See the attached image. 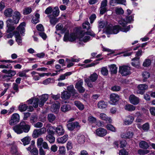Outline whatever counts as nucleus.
<instances>
[{
	"label": "nucleus",
	"instance_id": "f257e3e1",
	"mask_svg": "<svg viewBox=\"0 0 155 155\" xmlns=\"http://www.w3.org/2000/svg\"><path fill=\"white\" fill-rule=\"evenodd\" d=\"M133 16L130 15L127 17L125 19H121L118 21V23L122 27L119 25L113 26L110 25L107 27L106 32L107 34H117L120 31L124 32H127L130 28V25L126 26L128 23H130L133 20Z\"/></svg>",
	"mask_w": 155,
	"mask_h": 155
},
{
	"label": "nucleus",
	"instance_id": "f03ea898",
	"mask_svg": "<svg viewBox=\"0 0 155 155\" xmlns=\"http://www.w3.org/2000/svg\"><path fill=\"white\" fill-rule=\"evenodd\" d=\"M30 125L26 123L25 122H21L19 124L12 127V129L17 134H20L23 132L28 133L30 130Z\"/></svg>",
	"mask_w": 155,
	"mask_h": 155
},
{
	"label": "nucleus",
	"instance_id": "7ed1b4c3",
	"mask_svg": "<svg viewBox=\"0 0 155 155\" xmlns=\"http://www.w3.org/2000/svg\"><path fill=\"white\" fill-rule=\"evenodd\" d=\"M119 72L122 76H126L131 74L130 68L128 66L124 65L119 68Z\"/></svg>",
	"mask_w": 155,
	"mask_h": 155
},
{
	"label": "nucleus",
	"instance_id": "20e7f679",
	"mask_svg": "<svg viewBox=\"0 0 155 155\" xmlns=\"http://www.w3.org/2000/svg\"><path fill=\"white\" fill-rule=\"evenodd\" d=\"M25 23L24 22L21 23L17 28V30L18 32L15 31L14 34L15 35V38L21 37L19 32H20L21 34H23L25 31Z\"/></svg>",
	"mask_w": 155,
	"mask_h": 155
},
{
	"label": "nucleus",
	"instance_id": "39448f33",
	"mask_svg": "<svg viewBox=\"0 0 155 155\" xmlns=\"http://www.w3.org/2000/svg\"><path fill=\"white\" fill-rule=\"evenodd\" d=\"M20 120L19 115L17 113L13 114L11 117V119L9 121V124L12 126L18 123Z\"/></svg>",
	"mask_w": 155,
	"mask_h": 155
},
{
	"label": "nucleus",
	"instance_id": "423d86ee",
	"mask_svg": "<svg viewBox=\"0 0 155 155\" xmlns=\"http://www.w3.org/2000/svg\"><path fill=\"white\" fill-rule=\"evenodd\" d=\"M110 104L112 105H115L117 104L118 101L119 100L120 97L117 94L112 93L110 95Z\"/></svg>",
	"mask_w": 155,
	"mask_h": 155
},
{
	"label": "nucleus",
	"instance_id": "0eeeda50",
	"mask_svg": "<svg viewBox=\"0 0 155 155\" xmlns=\"http://www.w3.org/2000/svg\"><path fill=\"white\" fill-rule=\"evenodd\" d=\"M83 84V80L82 79H80L77 81L75 85V88L80 93H83L85 91V89L82 86Z\"/></svg>",
	"mask_w": 155,
	"mask_h": 155
},
{
	"label": "nucleus",
	"instance_id": "6e6552de",
	"mask_svg": "<svg viewBox=\"0 0 155 155\" xmlns=\"http://www.w3.org/2000/svg\"><path fill=\"white\" fill-rule=\"evenodd\" d=\"M76 38V35L74 33H72L69 35L68 33H66L64 35V41H67L68 40L72 41H74Z\"/></svg>",
	"mask_w": 155,
	"mask_h": 155
},
{
	"label": "nucleus",
	"instance_id": "1a4fd4ad",
	"mask_svg": "<svg viewBox=\"0 0 155 155\" xmlns=\"http://www.w3.org/2000/svg\"><path fill=\"white\" fill-rule=\"evenodd\" d=\"M130 102L134 105H137L140 102L139 98L134 94L130 95L129 97Z\"/></svg>",
	"mask_w": 155,
	"mask_h": 155
},
{
	"label": "nucleus",
	"instance_id": "9d476101",
	"mask_svg": "<svg viewBox=\"0 0 155 155\" xmlns=\"http://www.w3.org/2000/svg\"><path fill=\"white\" fill-rule=\"evenodd\" d=\"M87 35L86 33L82 34L81 33L80 35V38H79L80 42L79 44L80 45L82 44V42L81 41H83L84 42H86L89 40L90 37L88 36L85 35Z\"/></svg>",
	"mask_w": 155,
	"mask_h": 155
},
{
	"label": "nucleus",
	"instance_id": "9b49d317",
	"mask_svg": "<svg viewBox=\"0 0 155 155\" xmlns=\"http://www.w3.org/2000/svg\"><path fill=\"white\" fill-rule=\"evenodd\" d=\"M12 18L16 23H18L21 19V15L20 13L16 10L14 11Z\"/></svg>",
	"mask_w": 155,
	"mask_h": 155
},
{
	"label": "nucleus",
	"instance_id": "f8f14e48",
	"mask_svg": "<svg viewBox=\"0 0 155 155\" xmlns=\"http://www.w3.org/2000/svg\"><path fill=\"white\" fill-rule=\"evenodd\" d=\"M96 134L98 136L103 137L105 136L107 134L106 129L102 128H99L96 130Z\"/></svg>",
	"mask_w": 155,
	"mask_h": 155
},
{
	"label": "nucleus",
	"instance_id": "ddd939ff",
	"mask_svg": "<svg viewBox=\"0 0 155 155\" xmlns=\"http://www.w3.org/2000/svg\"><path fill=\"white\" fill-rule=\"evenodd\" d=\"M40 97L39 102V106L41 107L44 105L45 103L47 100L48 98V95L47 94H43Z\"/></svg>",
	"mask_w": 155,
	"mask_h": 155
},
{
	"label": "nucleus",
	"instance_id": "4468645a",
	"mask_svg": "<svg viewBox=\"0 0 155 155\" xmlns=\"http://www.w3.org/2000/svg\"><path fill=\"white\" fill-rule=\"evenodd\" d=\"M148 87V86L146 84H140L137 86L139 92L138 93L140 94H143L145 91L147 90Z\"/></svg>",
	"mask_w": 155,
	"mask_h": 155
},
{
	"label": "nucleus",
	"instance_id": "2eb2a0df",
	"mask_svg": "<svg viewBox=\"0 0 155 155\" xmlns=\"http://www.w3.org/2000/svg\"><path fill=\"white\" fill-rule=\"evenodd\" d=\"M134 119V117L133 116L130 115L126 117L124 122L125 124L130 125L133 122Z\"/></svg>",
	"mask_w": 155,
	"mask_h": 155
},
{
	"label": "nucleus",
	"instance_id": "dca6fc26",
	"mask_svg": "<svg viewBox=\"0 0 155 155\" xmlns=\"http://www.w3.org/2000/svg\"><path fill=\"white\" fill-rule=\"evenodd\" d=\"M140 57H135L132 59V65L135 67L138 68L140 67Z\"/></svg>",
	"mask_w": 155,
	"mask_h": 155
},
{
	"label": "nucleus",
	"instance_id": "f3484780",
	"mask_svg": "<svg viewBox=\"0 0 155 155\" xmlns=\"http://www.w3.org/2000/svg\"><path fill=\"white\" fill-rule=\"evenodd\" d=\"M79 126V124L77 122L70 123L67 125L68 129L70 130H73L75 127H77Z\"/></svg>",
	"mask_w": 155,
	"mask_h": 155
},
{
	"label": "nucleus",
	"instance_id": "a211bd4d",
	"mask_svg": "<svg viewBox=\"0 0 155 155\" xmlns=\"http://www.w3.org/2000/svg\"><path fill=\"white\" fill-rule=\"evenodd\" d=\"M14 11L11 8H6L4 11V15L7 17H11L14 12Z\"/></svg>",
	"mask_w": 155,
	"mask_h": 155
},
{
	"label": "nucleus",
	"instance_id": "6ab92c4d",
	"mask_svg": "<svg viewBox=\"0 0 155 155\" xmlns=\"http://www.w3.org/2000/svg\"><path fill=\"white\" fill-rule=\"evenodd\" d=\"M133 135V133L132 132L129 131L126 133L122 134L121 137L124 138L130 139L132 137Z\"/></svg>",
	"mask_w": 155,
	"mask_h": 155
},
{
	"label": "nucleus",
	"instance_id": "aec40b11",
	"mask_svg": "<svg viewBox=\"0 0 155 155\" xmlns=\"http://www.w3.org/2000/svg\"><path fill=\"white\" fill-rule=\"evenodd\" d=\"M100 117L103 120L108 121L109 123H110L112 122L111 119L109 118L104 113H101L100 115Z\"/></svg>",
	"mask_w": 155,
	"mask_h": 155
},
{
	"label": "nucleus",
	"instance_id": "412c9836",
	"mask_svg": "<svg viewBox=\"0 0 155 155\" xmlns=\"http://www.w3.org/2000/svg\"><path fill=\"white\" fill-rule=\"evenodd\" d=\"M76 139L77 142L80 144L83 143L85 141L84 136L83 135L78 134Z\"/></svg>",
	"mask_w": 155,
	"mask_h": 155
},
{
	"label": "nucleus",
	"instance_id": "4be33fe9",
	"mask_svg": "<svg viewBox=\"0 0 155 155\" xmlns=\"http://www.w3.org/2000/svg\"><path fill=\"white\" fill-rule=\"evenodd\" d=\"M74 104L80 110H82L84 108V105L79 101H75Z\"/></svg>",
	"mask_w": 155,
	"mask_h": 155
},
{
	"label": "nucleus",
	"instance_id": "5701e85b",
	"mask_svg": "<svg viewBox=\"0 0 155 155\" xmlns=\"http://www.w3.org/2000/svg\"><path fill=\"white\" fill-rule=\"evenodd\" d=\"M110 71L112 74H116L117 72V68L114 64H111L109 66Z\"/></svg>",
	"mask_w": 155,
	"mask_h": 155
},
{
	"label": "nucleus",
	"instance_id": "b1692460",
	"mask_svg": "<svg viewBox=\"0 0 155 155\" xmlns=\"http://www.w3.org/2000/svg\"><path fill=\"white\" fill-rule=\"evenodd\" d=\"M31 74L32 76L33 77V80L35 81H37L40 79L39 73L33 71L31 72Z\"/></svg>",
	"mask_w": 155,
	"mask_h": 155
},
{
	"label": "nucleus",
	"instance_id": "393cba45",
	"mask_svg": "<svg viewBox=\"0 0 155 155\" xmlns=\"http://www.w3.org/2000/svg\"><path fill=\"white\" fill-rule=\"evenodd\" d=\"M139 146L140 148L144 149H147L149 147L148 143L145 141H142L140 142L139 144Z\"/></svg>",
	"mask_w": 155,
	"mask_h": 155
},
{
	"label": "nucleus",
	"instance_id": "a878e982",
	"mask_svg": "<svg viewBox=\"0 0 155 155\" xmlns=\"http://www.w3.org/2000/svg\"><path fill=\"white\" fill-rule=\"evenodd\" d=\"M124 108L126 110L129 111H132L135 110L136 107L132 105L128 104L125 106Z\"/></svg>",
	"mask_w": 155,
	"mask_h": 155
},
{
	"label": "nucleus",
	"instance_id": "bb28decb",
	"mask_svg": "<svg viewBox=\"0 0 155 155\" xmlns=\"http://www.w3.org/2000/svg\"><path fill=\"white\" fill-rule=\"evenodd\" d=\"M31 139L29 136L26 137L21 139V141L22 142L23 145L25 146L28 144L30 141Z\"/></svg>",
	"mask_w": 155,
	"mask_h": 155
},
{
	"label": "nucleus",
	"instance_id": "cd10ccee",
	"mask_svg": "<svg viewBox=\"0 0 155 155\" xmlns=\"http://www.w3.org/2000/svg\"><path fill=\"white\" fill-rule=\"evenodd\" d=\"M97 106L100 108H105L107 106V103L103 101H100L98 103Z\"/></svg>",
	"mask_w": 155,
	"mask_h": 155
},
{
	"label": "nucleus",
	"instance_id": "c85d7f7f",
	"mask_svg": "<svg viewBox=\"0 0 155 155\" xmlns=\"http://www.w3.org/2000/svg\"><path fill=\"white\" fill-rule=\"evenodd\" d=\"M28 108V106L24 103H21L20 104L18 107V109L21 112L25 111Z\"/></svg>",
	"mask_w": 155,
	"mask_h": 155
},
{
	"label": "nucleus",
	"instance_id": "c756f323",
	"mask_svg": "<svg viewBox=\"0 0 155 155\" xmlns=\"http://www.w3.org/2000/svg\"><path fill=\"white\" fill-rule=\"evenodd\" d=\"M142 75L143 78V81L145 82L147 81V79L150 77V74L149 72L145 71L142 72Z\"/></svg>",
	"mask_w": 155,
	"mask_h": 155
},
{
	"label": "nucleus",
	"instance_id": "7c9ffc66",
	"mask_svg": "<svg viewBox=\"0 0 155 155\" xmlns=\"http://www.w3.org/2000/svg\"><path fill=\"white\" fill-rule=\"evenodd\" d=\"M48 17L51 18L50 21V22L51 24L53 25H55L58 21V19L57 18V17L52 16L51 18V16L50 15H48Z\"/></svg>",
	"mask_w": 155,
	"mask_h": 155
},
{
	"label": "nucleus",
	"instance_id": "2f4dec72",
	"mask_svg": "<svg viewBox=\"0 0 155 155\" xmlns=\"http://www.w3.org/2000/svg\"><path fill=\"white\" fill-rule=\"evenodd\" d=\"M71 109V107L70 105L65 104L63 105L61 107V110L63 112L68 111Z\"/></svg>",
	"mask_w": 155,
	"mask_h": 155
},
{
	"label": "nucleus",
	"instance_id": "473e14b6",
	"mask_svg": "<svg viewBox=\"0 0 155 155\" xmlns=\"http://www.w3.org/2000/svg\"><path fill=\"white\" fill-rule=\"evenodd\" d=\"M97 74L95 73H94L91 74L88 78H89L92 82H94L97 80Z\"/></svg>",
	"mask_w": 155,
	"mask_h": 155
},
{
	"label": "nucleus",
	"instance_id": "72a5a7b5",
	"mask_svg": "<svg viewBox=\"0 0 155 155\" xmlns=\"http://www.w3.org/2000/svg\"><path fill=\"white\" fill-rule=\"evenodd\" d=\"M35 15V17L32 18V21L33 23L36 24L39 21L40 15L38 13H36Z\"/></svg>",
	"mask_w": 155,
	"mask_h": 155
},
{
	"label": "nucleus",
	"instance_id": "f704fd0d",
	"mask_svg": "<svg viewBox=\"0 0 155 155\" xmlns=\"http://www.w3.org/2000/svg\"><path fill=\"white\" fill-rule=\"evenodd\" d=\"M68 135H65L62 137L59 138V143H65L68 140Z\"/></svg>",
	"mask_w": 155,
	"mask_h": 155
},
{
	"label": "nucleus",
	"instance_id": "c9c22d12",
	"mask_svg": "<svg viewBox=\"0 0 155 155\" xmlns=\"http://www.w3.org/2000/svg\"><path fill=\"white\" fill-rule=\"evenodd\" d=\"M32 10L31 7H29L25 8L23 10V13L24 15H27L30 13Z\"/></svg>",
	"mask_w": 155,
	"mask_h": 155
},
{
	"label": "nucleus",
	"instance_id": "e433bc0d",
	"mask_svg": "<svg viewBox=\"0 0 155 155\" xmlns=\"http://www.w3.org/2000/svg\"><path fill=\"white\" fill-rule=\"evenodd\" d=\"M46 140L50 143H53L54 142L55 138L51 135H48L46 136Z\"/></svg>",
	"mask_w": 155,
	"mask_h": 155
},
{
	"label": "nucleus",
	"instance_id": "4c0bfd02",
	"mask_svg": "<svg viewBox=\"0 0 155 155\" xmlns=\"http://www.w3.org/2000/svg\"><path fill=\"white\" fill-rule=\"evenodd\" d=\"M52 10V16L57 17L58 16V6H55L54 7Z\"/></svg>",
	"mask_w": 155,
	"mask_h": 155
},
{
	"label": "nucleus",
	"instance_id": "58836bf2",
	"mask_svg": "<svg viewBox=\"0 0 155 155\" xmlns=\"http://www.w3.org/2000/svg\"><path fill=\"white\" fill-rule=\"evenodd\" d=\"M70 94L67 92H64L62 93L61 97L63 99H66L70 98Z\"/></svg>",
	"mask_w": 155,
	"mask_h": 155
},
{
	"label": "nucleus",
	"instance_id": "ea45409f",
	"mask_svg": "<svg viewBox=\"0 0 155 155\" xmlns=\"http://www.w3.org/2000/svg\"><path fill=\"white\" fill-rule=\"evenodd\" d=\"M72 73L71 72H67L64 74L60 75L59 80H64L66 78V77L70 75Z\"/></svg>",
	"mask_w": 155,
	"mask_h": 155
},
{
	"label": "nucleus",
	"instance_id": "a19ab883",
	"mask_svg": "<svg viewBox=\"0 0 155 155\" xmlns=\"http://www.w3.org/2000/svg\"><path fill=\"white\" fill-rule=\"evenodd\" d=\"M41 135L38 129L34 130L32 134V136L34 138H37Z\"/></svg>",
	"mask_w": 155,
	"mask_h": 155
},
{
	"label": "nucleus",
	"instance_id": "79ce46f5",
	"mask_svg": "<svg viewBox=\"0 0 155 155\" xmlns=\"http://www.w3.org/2000/svg\"><path fill=\"white\" fill-rule=\"evenodd\" d=\"M11 153L15 155H18L19 154L18 152L17 147L16 146H12L11 149Z\"/></svg>",
	"mask_w": 155,
	"mask_h": 155
},
{
	"label": "nucleus",
	"instance_id": "37998d69",
	"mask_svg": "<svg viewBox=\"0 0 155 155\" xmlns=\"http://www.w3.org/2000/svg\"><path fill=\"white\" fill-rule=\"evenodd\" d=\"M138 153L140 155H144L150 152L149 150L140 149L138 151Z\"/></svg>",
	"mask_w": 155,
	"mask_h": 155
},
{
	"label": "nucleus",
	"instance_id": "c03bdc74",
	"mask_svg": "<svg viewBox=\"0 0 155 155\" xmlns=\"http://www.w3.org/2000/svg\"><path fill=\"white\" fill-rule=\"evenodd\" d=\"M151 64V60L149 59H147L143 62V65L144 67H147L149 66Z\"/></svg>",
	"mask_w": 155,
	"mask_h": 155
},
{
	"label": "nucleus",
	"instance_id": "a18cd8bd",
	"mask_svg": "<svg viewBox=\"0 0 155 155\" xmlns=\"http://www.w3.org/2000/svg\"><path fill=\"white\" fill-rule=\"evenodd\" d=\"M7 26H11L12 25L14 24H16L18 23H16L14 21V19L12 18L11 19V18H9L6 21Z\"/></svg>",
	"mask_w": 155,
	"mask_h": 155
},
{
	"label": "nucleus",
	"instance_id": "49530a36",
	"mask_svg": "<svg viewBox=\"0 0 155 155\" xmlns=\"http://www.w3.org/2000/svg\"><path fill=\"white\" fill-rule=\"evenodd\" d=\"M7 26H11L12 25L14 24H16L18 23H16L14 21V19L12 18L11 19V18H9L6 21Z\"/></svg>",
	"mask_w": 155,
	"mask_h": 155
},
{
	"label": "nucleus",
	"instance_id": "de8ad7c7",
	"mask_svg": "<svg viewBox=\"0 0 155 155\" xmlns=\"http://www.w3.org/2000/svg\"><path fill=\"white\" fill-rule=\"evenodd\" d=\"M58 105L57 104H53L52 107L51 108V110L53 112H55L56 113H58Z\"/></svg>",
	"mask_w": 155,
	"mask_h": 155
},
{
	"label": "nucleus",
	"instance_id": "09e8293b",
	"mask_svg": "<svg viewBox=\"0 0 155 155\" xmlns=\"http://www.w3.org/2000/svg\"><path fill=\"white\" fill-rule=\"evenodd\" d=\"M0 68H9L11 69L12 67L11 66V64H3L0 65Z\"/></svg>",
	"mask_w": 155,
	"mask_h": 155
},
{
	"label": "nucleus",
	"instance_id": "8fccbe9b",
	"mask_svg": "<svg viewBox=\"0 0 155 155\" xmlns=\"http://www.w3.org/2000/svg\"><path fill=\"white\" fill-rule=\"evenodd\" d=\"M83 28L84 29L89 30L91 28V25L88 21H86L83 24Z\"/></svg>",
	"mask_w": 155,
	"mask_h": 155
},
{
	"label": "nucleus",
	"instance_id": "3c124183",
	"mask_svg": "<svg viewBox=\"0 0 155 155\" xmlns=\"http://www.w3.org/2000/svg\"><path fill=\"white\" fill-rule=\"evenodd\" d=\"M16 74L15 71L10 70H8V73L7 74H8L7 75L9 76V78H10V79L12 76L15 75Z\"/></svg>",
	"mask_w": 155,
	"mask_h": 155
},
{
	"label": "nucleus",
	"instance_id": "603ef678",
	"mask_svg": "<svg viewBox=\"0 0 155 155\" xmlns=\"http://www.w3.org/2000/svg\"><path fill=\"white\" fill-rule=\"evenodd\" d=\"M115 12L116 14L118 15L122 14L124 13L123 9L120 7H117L115 10Z\"/></svg>",
	"mask_w": 155,
	"mask_h": 155
},
{
	"label": "nucleus",
	"instance_id": "864d4df0",
	"mask_svg": "<svg viewBox=\"0 0 155 155\" xmlns=\"http://www.w3.org/2000/svg\"><path fill=\"white\" fill-rule=\"evenodd\" d=\"M31 155H38V151L36 148H33L30 150Z\"/></svg>",
	"mask_w": 155,
	"mask_h": 155
},
{
	"label": "nucleus",
	"instance_id": "5fc2aeb1",
	"mask_svg": "<svg viewBox=\"0 0 155 155\" xmlns=\"http://www.w3.org/2000/svg\"><path fill=\"white\" fill-rule=\"evenodd\" d=\"M43 139L40 137L37 139V145L38 147H41V145L43 143Z\"/></svg>",
	"mask_w": 155,
	"mask_h": 155
},
{
	"label": "nucleus",
	"instance_id": "6e6d98bb",
	"mask_svg": "<svg viewBox=\"0 0 155 155\" xmlns=\"http://www.w3.org/2000/svg\"><path fill=\"white\" fill-rule=\"evenodd\" d=\"M68 90L71 94H73L75 93V90L74 88V87L73 85H70L68 87Z\"/></svg>",
	"mask_w": 155,
	"mask_h": 155
},
{
	"label": "nucleus",
	"instance_id": "4d7b16f0",
	"mask_svg": "<svg viewBox=\"0 0 155 155\" xmlns=\"http://www.w3.org/2000/svg\"><path fill=\"white\" fill-rule=\"evenodd\" d=\"M48 120L50 122H52L55 119V116L52 114H48Z\"/></svg>",
	"mask_w": 155,
	"mask_h": 155
},
{
	"label": "nucleus",
	"instance_id": "13d9d810",
	"mask_svg": "<svg viewBox=\"0 0 155 155\" xmlns=\"http://www.w3.org/2000/svg\"><path fill=\"white\" fill-rule=\"evenodd\" d=\"M53 9L51 6L48 7L45 10V13L48 15L51 14L52 12Z\"/></svg>",
	"mask_w": 155,
	"mask_h": 155
},
{
	"label": "nucleus",
	"instance_id": "bf43d9fd",
	"mask_svg": "<svg viewBox=\"0 0 155 155\" xmlns=\"http://www.w3.org/2000/svg\"><path fill=\"white\" fill-rule=\"evenodd\" d=\"M142 128L143 130L147 131L149 129V125L148 123H146L143 124L142 126Z\"/></svg>",
	"mask_w": 155,
	"mask_h": 155
},
{
	"label": "nucleus",
	"instance_id": "052dcab7",
	"mask_svg": "<svg viewBox=\"0 0 155 155\" xmlns=\"http://www.w3.org/2000/svg\"><path fill=\"white\" fill-rule=\"evenodd\" d=\"M39 99L37 98H35L34 99L33 103V106L35 108L37 107L38 104L39 105Z\"/></svg>",
	"mask_w": 155,
	"mask_h": 155
},
{
	"label": "nucleus",
	"instance_id": "680f3d73",
	"mask_svg": "<svg viewBox=\"0 0 155 155\" xmlns=\"http://www.w3.org/2000/svg\"><path fill=\"white\" fill-rule=\"evenodd\" d=\"M101 72L104 75H107L108 74V71L107 68L105 67L101 68Z\"/></svg>",
	"mask_w": 155,
	"mask_h": 155
},
{
	"label": "nucleus",
	"instance_id": "e2e57ef3",
	"mask_svg": "<svg viewBox=\"0 0 155 155\" xmlns=\"http://www.w3.org/2000/svg\"><path fill=\"white\" fill-rule=\"evenodd\" d=\"M64 130L62 126L59 125V135H62L64 134Z\"/></svg>",
	"mask_w": 155,
	"mask_h": 155
},
{
	"label": "nucleus",
	"instance_id": "0e129e2a",
	"mask_svg": "<svg viewBox=\"0 0 155 155\" xmlns=\"http://www.w3.org/2000/svg\"><path fill=\"white\" fill-rule=\"evenodd\" d=\"M38 117L36 115H33L31 116L30 119L31 122L33 124L37 121Z\"/></svg>",
	"mask_w": 155,
	"mask_h": 155
},
{
	"label": "nucleus",
	"instance_id": "69168bd1",
	"mask_svg": "<svg viewBox=\"0 0 155 155\" xmlns=\"http://www.w3.org/2000/svg\"><path fill=\"white\" fill-rule=\"evenodd\" d=\"M88 120L89 122L93 123L96 122L97 119L95 117L91 116L88 117Z\"/></svg>",
	"mask_w": 155,
	"mask_h": 155
},
{
	"label": "nucleus",
	"instance_id": "338daca9",
	"mask_svg": "<svg viewBox=\"0 0 155 155\" xmlns=\"http://www.w3.org/2000/svg\"><path fill=\"white\" fill-rule=\"evenodd\" d=\"M106 128L108 130H111L113 132H115L116 130L114 127L112 125L108 124L106 126Z\"/></svg>",
	"mask_w": 155,
	"mask_h": 155
},
{
	"label": "nucleus",
	"instance_id": "774afa93",
	"mask_svg": "<svg viewBox=\"0 0 155 155\" xmlns=\"http://www.w3.org/2000/svg\"><path fill=\"white\" fill-rule=\"evenodd\" d=\"M120 88V86L114 85L111 88V90L113 91H119Z\"/></svg>",
	"mask_w": 155,
	"mask_h": 155
}]
</instances>
